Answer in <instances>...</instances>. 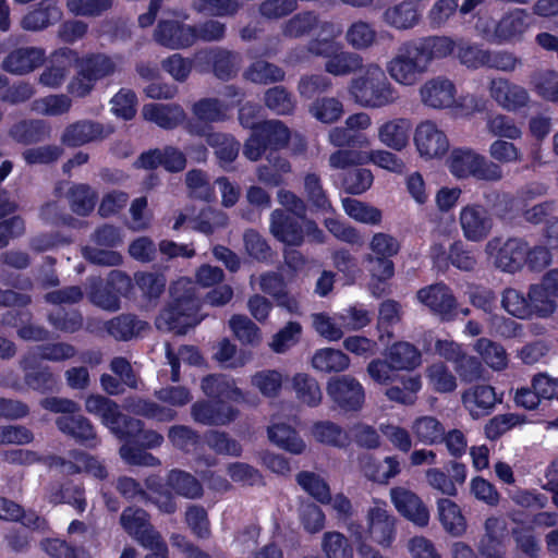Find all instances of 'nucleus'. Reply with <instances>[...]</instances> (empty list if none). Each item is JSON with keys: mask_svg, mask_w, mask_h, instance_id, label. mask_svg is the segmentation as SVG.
Returning <instances> with one entry per match:
<instances>
[{"mask_svg": "<svg viewBox=\"0 0 558 558\" xmlns=\"http://www.w3.org/2000/svg\"><path fill=\"white\" fill-rule=\"evenodd\" d=\"M527 241L522 238H508L496 254V266L502 271L514 274L525 267Z\"/></svg>", "mask_w": 558, "mask_h": 558, "instance_id": "obj_29", "label": "nucleus"}, {"mask_svg": "<svg viewBox=\"0 0 558 558\" xmlns=\"http://www.w3.org/2000/svg\"><path fill=\"white\" fill-rule=\"evenodd\" d=\"M371 254L364 256L366 269L377 283H372V291L379 296L377 292L379 283H385L395 276V263L392 257L399 254L400 242L391 234L377 232L369 242Z\"/></svg>", "mask_w": 558, "mask_h": 558, "instance_id": "obj_8", "label": "nucleus"}, {"mask_svg": "<svg viewBox=\"0 0 558 558\" xmlns=\"http://www.w3.org/2000/svg\"><path fill=\"white\" fill-rule=\"evenodd\" d=\"M147 326L146 322L137 319L132 314H121L106 322L105 329L112 338L128 341L141 333Z\"/></svg>", "mask_w": 558, "mask_h": 558, "instance_id": "obj_43", "label": "nucleus"}, {"mask_svg": "<svg viewBox=\"0 0 558 558\" xmlns=\"http://www.w3.org/2000/svg\"><path fill=\"white\" fill-rule=\"evenodd\" d=\"M296 398L304 404L315 408L322 402V390L317 380L304 373H298L292 379Z\"/></svg>", "mask_w": 558, "mask_h": 558, "instance_id": "obj_54", "label": "nucleus"}, {"mask_svg": "<svg viewBox=\"0 0 558 558\" xmlns=\"http://www.w3.org/2000/svg\"><path fill=\"white\" fill-rule=\"evenodd\" d=\"M349 93L356 104L367 108H381L397 98L395 88L377 64L367 65L360 75L353 77Z\"/></svg>", "mask_w": 558, "mask_h": 558, "instance_id": "obj_6", "label": "nucleus"}, {"mask_svg": "<svg viewBox=\"0 0 558 558\" xmlns=\"http://www.w3.org/2000/svg\"><path fill=\"white\" fill-rule=\"evenodd\" d=\"M384 21L389 26L405 31L415 27L421 14L417 4L412 0H404L395 5L388 7L383 14Z\"/></svg>", "mask_w": 558, "mask_h": 558, "instance_id": "obj_34", "label": "nucleus"}, {"mask_svg": "<svg viewBox=\"0 0 558 558\" xmlns=\"http://www.w3.org/2000/svg\"><path fill=\"white\" fill-rule=\"evenodd\" d=\"M137 169L156 170L161 167L167 172L178 173L186 167V156L178 147L166 145L162 148H151L140 154L134 161Z\"/></svg>", "mask_w": 558, "mask_h": 558, "instance_id": "obj_13", "label": "nucleus"}, {"mask_svg": "<svg viewBox=\"0 0 558 558\" xmlns=\"http://www.w3.org/2000/svg\"><path fill=\"white\" fill-rule=\"evenodd\" d=\"M240 414L236 407L207 398L191 407V415L196 423L206 426H223L235 421Z\"/></svg>", "mask_w": 558, "mask_h": 558, "instance_id": "obj_15", "label": "nucleus"}, {"mask_svg": "<svg viewBox=\"0 0 558 558\" xmlns=\"http://www.w3.org/2000/svg\"><path fill=\"white\" fill-rule=\"evenodd\" d=\"M445 426L435 416L417 417L412 424V433L417 441L427 445H439L444 440Z\"/></svg>", "mask_w": 558, "mask_h": 558, "instance_id": "obj_49", "label": "nucleus"}, {"mask_svg": "<svg viewBox=\"0 0 558 558\" xmlns=\"http://www.w3.org/2000/svg\"><path fill=\"white\" fill-rule=\"evenodd\" d=\"M414 143L425 159L441 158L449 150L447 135L433 121H424L416 126Z\"/></svg>", "mask_w": 558, "mask_h": 558, "instance_id": "obj_16", "label": "nucleus"}, {"mask_svg": "<svg viewBox=\"0 0 558 558\" xmlns=\"http://www.w3.org/2000/svg\"><path fill=\"white\" fill-rule=\"evenodd\" d=\"M160 46L170 49H184L196 43L195 27L175 20H161L154 32Z\"/></svg>", "mask_w": 558, "mask_h": 558, "instance_id": "obj_17", "label": "nucleus"}, {"mask_svg": "<svg viewBox=\"0 0 558 558\" xmlns=\"http://www.w3.org/2000/svg\"><path fill=\"white\" fill-rule=\"evenodd\" d=\"M61 17V11L52 0H41L37 8L22 19L21 26L25 31H41L56 23Z\"/></svg>", "mask_w": 558, "mask_h": 558, "instance_id": "obj_38", "label": "nucleus"}, {"mask_svg": "<svg viewBox=\"0 0 558 558\" xmlns=\"http://www.w3.org/2000/svg\"><path fill=\"white\" fill-rule=\"evenodd\" d=\"M533 15L524 9H515L501 17L495 27L499 41H510L520 37L533 23Z\"/></svg>", "mask_w": 558, "mask_h": 558, "instance_id": "obj_31", "label": "nucleus"}, {"mask_svg": "<svg viewBox=\"0 0 558 558\" xmlns=\"http://www.w3.org/2000/svg\"><path fill=\"white\" fill-rule=\"evenodd\" d=\"M417 300L442 322H452L461 313L470 314L469 308H459L452 290L444 282L433 283L421 288L416 292Z\"/></svg>", "mask_w": 558, "mask_h": 558, "instance_id": "obj_12", "label": "nucleus"}, {"mask_svg": "<svg viewBox=\"0 0 558 558\" xmlns=\"http://www.w3.org/2000/svg\"><path fill=\"white\" fill-rule=\"evenodd\" d=\"M66 198L74 214L87 217L95 209L98 195L88 184L75 183L69 189Z\"/></svg>", "mask_w": 558, "mask_h": 558, "instance_id": "obj_46", "label": "nucleus"}, {"mask_svg": "<svg viewBox=\"0 0 558 558\" xmlns=\"http://www.w3.org/2000/svg\"><path fill=\"white\" fill-rule=\"evenodd\" d=\"M227 106L220 99L206 97L193 104L192 112L199 121L214 123L227 119Z\"/></svg>", "mask_w": 558, "mask_h": 558, "instance_id": "obj_59", "label": "nucleus"}, {"mask_svg": "<svg viewBox=\"0 0 558 558\" xmlns=\"http://www.w3.org/2000/svg\"><path fill=\"white\" fill-rule=\"evenodd\" d=\"M40 548L51 558H86V551L83 547L57 537L43 538Z\"/></svg>", "mask_w": 558, "mask_h": 558, "instance_id": "obj_64", "label": "nucleus"}, {"mask_svg": "<svg viewBox=\"0 0 558 558\" xmlns=\"http://www.w3.org/2000/svg\"><path fill=\"white\" fill-rule=\"evenodd\" d=\"M490 96L508 111H517L526 107L530 101L527 90L505 78H495L490 82Z\"/></svg>", "mask_w": 558, "mask_h": 558, "instance_id": "obj_25", "label": "nucleus"}, {"mask_svg": "<svg viewBox=\"0 0 558 558\" xmlns=\"http://www.w3.org/2000/svg\"><path fill=\"white\" fill-rule=\"evenodd\" d=\"M39 405L46 411L60 414L54 424L68 438L89 449L99 445L96 427L89 418L78 413L81 407L77 402L68 398L46 397L40 400Z\"/></svg>", "mask_w": 558, "mask_h": 558, "instance_id": "obj_3", "label": "nucleus"}, {"mask_svg": "<svg viewBox=\"0 0 558 558\" xmlns=\"http://www.w3.org/2000/svg\"><path fill=\"white\" fill-rule=\"evenodd\" d=\"M120 523L123 530L143 547L156 544L160 537V534L153 529L148 513L142 508L126 507L121 513Z\"/></svg>", "mask_w": 558, "mask_h": 558, "instance_id": "obj_19", "label": "nucleus"}, {"mask_svg": "<svg viewBox=\"0 0 558 558\" xmlns=\"http://www.w3.org/2000/svg\"><path fill=\"white\" fill-rule=\"evenodd\" d=\"M172 301L161 312L169 330L184 335L190 328L198 324L197 314L201 308L199 298L195 282L182 277L170 286Z\"/></svg>", "mask_w": 558, "mask_h": 558, "instance_id": "obj_5", "label": "nucleus"}, {"mask_svg": "<svg viewBox=\"0 0 558 558\" xmlns=\"http://www.w3.org/2000/svg\"><path fill=\"white\" fill-rule=\"evenodd\" d=\"M350 359L341 350L324 348L315 352L312 365L315 369L325 373H339L348 368Z\"/></svg>", "mask_w": 558, "mask_h": 558, "instance_id": "obj_51", "label": "nucleus"}, {"mask_svg": "<svg viewBox=\"0 0 558 558\" xmlns=\"http://www.w3.org/2000/svg\"><path fill=\"white\" fill-rule=\"evenodd\" d=\"M308 112L319 122L330 124L343 114L342 102L335 97H317L310 105Z\"/></svg>", "mask_w": 558, "mask_h": 558, "instance_id": "obj_56", "label": "nucleus"}, {"mask_svg": "<svg viewBox=\"0 0 558 558\" xmlns=\"http://www.w3.org/2000/svg\"><path fill=\"white\" fill-rule=\"evenodd\" d=\"M363 68V58L354 52L337 51L325 63L327 73L340 76L351 74Z\"/></svg>", "mask_w": 558, "mask_h": 558, "instance_id": "obj_57", "label": "nucleus"}, {"mask_svg": "<svg viewBox=\"0 0 558 558\" xmlns=\"http://www.w3.org/2000/svg\"><path fill=\"white\" fill-rule=\"evenodd\" d=\"M267 434L272 444L288 452L300 454L305 449V442L296 429L286 423L272 424Z\"/></svg>", "mask_w": 558, "mask_h": 558, "instance_id": "obj_44", "label": "nucleus"}, {"mask_svg": "<svg viewBox=\"0 0 558 558\" xmlns=\"http://www.w3.org/2000/svg\"><path fill=\"white\" fill-rule=\"evenodd\" d=\"M391 501L397 511L417 526H426L429 522V511L423 500L414 492L396 486L390 490Z\"/></svg>", "mask_w": 558, "mask_h": 558, "instance_id": "obj_18", "label": "nucleus"}, {"mask_svg": "<svg viewBox=\"0 0 558 558\" xmlns=\"http://www.w3.org/2000/svg\"><path fill=\"white\" fill-rule=\"evenodd\" d=\"M501 398L489 385H475L462 393V403L473 418L489 415Z\"/></svg>", "mask_w": 558, "mask_h": 558, "instance_id": "obj_23", "label": "nucleus"}, {"mask_svg": "<svg viewBox=\"0 0 558 558\" xmlns=\"http://www.w3.org/2000/svg\"><path fill=\"white\" fill-rule=\"evenodd\" d=\"M341 34V29L332 22L323 21L319 25L317 36L307 44L310 53L327 58L341 49L336 38Z\"/></svg>", "mask_w": 558, "mask_h": 558, "instance_id": "obj_36", "label": "nucleus"}, {"mask_svg": "<svg viewBox=\"0 0 558 558\" xmlns=\"http://www.w3.org/2000/svg\"><path fill=\"white\" fill-rule=\"evenodd\" d=\"M422 101L432 108H450L456 102V86L447 77L437 76L421 87Z\"/></svg>", "mask_w": 558, "mask_h": 558, "instance_id": "obj_28", "label": "nucleus"}, {"mask_svg": "<svg viewBox=\"0 0 558 558\" xmlns=\"http://www.w3.org/2000/svg\"><path fill=\"white\" fill-rule=\"evenodd\" d=\"M9 136L22 145H35L50 136V128L44 120L24 119L9 129Z\"/></svg>", "mask_w": 558, "mask_h": 558, "instance_id": "obj_32", "label": "nucleus"}, {"mask_svg": "<svg viewBox=\"0 0 558 558\" xmlns=\"http://www.w3.org/2000/svg\"><path fill=\"white\" fill-rule=\"evenodd\" d=\"M267 162L257 169L258 180L267 186L277 187L283 183V175L291 171L289 160L280 154L269 153Z\"/></svg>", "mask_w": 558, "mask_h": 558, "instance_id": "obj_41", "label": "nucleus"}, {"mask_svg": "<svg viewBox=\"0 0 558 558\" xmlns=\"http://www.w3.org/2000/svg\"><path fill=\"white\" fill-rule=\"evenodd\" d=\"M449 170L457 179L474 178L478 181L496 182L502 178V169L498 163L470 148H454L451 151Z\"/></svg>", "mask_w": 558, "mask_h": 558, "instance_id": "obj_9", "label": "nucleus"}, {"mask_svg": "<svg viewBox=\"0 0 558 558\" xmlns=\"http://www.w3.org/2000/svg\"><path fill=\"white\" fill-rule=\"evenodd\" d=\"M49 502L53 505L68 504L82 513L87 507L84 486L73 481H66L58 486H52L49 494Z\"/></svg>", "mask_w": 558, "mask_h": 558, "instance_id": "obj_39", "label": "nucleus"}, {"mask_svg": "<svg viewBox=\"0 0 558 558\" xmlns=\"http://www.w3.org/2000/svg\"><path fill=\"white\" fill-rule=\"evenodd\" d=\"M45 50L37 47H20L10 51L2 62L4 71L11 74H27L45 62Z\"/></svg>", "mask_w": 558, "mask_h": 558, "instance_id": "obj_24", "label": "nucleus"}, {"mask_svg": "<svg viewBox=\"0 0 558 558\" xmlns=\"http://www.w3.org/2000/svg\"><path fill=\"white\" fill-rule=\"evenodd\" d=\"M130 408L135 415L156 420L158 422H171L177 416V412L174 410L144 398L133 400Z\"/></svg>", "mask_w": 558, "mask_h": 558, "instance_id": "obj_61", "label": "nucleus"}, {"mask_svg": "<svg viewBox=\"0 0 558 558\" xmlns=\"http://www.w3.org/2000/svg\"><path fill=\"white\" fill-rule=\"evenodd\" d=\"M447 474L438 468H430L426 471V481L428 485L442 495L449 497H456L458 495V485L464 484L466 480V466L465 464L457 461L449 463Z\"/></svg>", "mask_w": 558, "mask_h": 558, "instance_id": "obj_22", "label": "nucleus"}, {"mask_svg": "<svg viewBox=\"0 0 558 558\" xmlns=\"http://www.w3.org/2000/svg\"><path fill=\"white\" fill-rule=\"evenodd\" d=\"M204 60L218 80L228 82L238 75L242 58L236 51L216 47L204 52Z\"/></svg>", "mask_w": 558, "mask_h": 558, "instance_id": "obj_27", "label": "nucleus"}, {"mask_svg": "<svg viewBox=\"0 0 558 558\" xmlns=\"http://www.w3.org/2000/svg\"><path fill=\"white\" fill-rule=\"evenodd\" d=\"M326 391L332 401V408L341 413H355L362 410L365 402V390L362 384L349 375L331 377Z\"/></svg>", "mask_w": 558, "mask_h": 558, "instance_id": "obj_11", "label": "nucleus"}, {"mask_svg": "<svg viewBox=\"0 0 558 558\" xmlns=\"http://www.w3.org/2000/svg\"><path fill=\"white\" fill-rule=\"evenodd\" d=\"M167 485L179 496L198 499L203 496L202 483L191 473L173 469L167 475Z\"/></svg>", "mask_w": 558, "mask_h": 558, "instance_id": "obj_45", "label": "nucleus"}, {"mask_svg": "<svg viewBox=\"0 0 558 558\" xmlns=\"http://www.w3.org/2000/svg\"><path fill=\"white\" fill-rule=\"evenodd\" d=\"M438 518L447 533L461 536L466 531V520L460 507L448 498H440L437 502Z\"/></svg>", "mask_w": 558, "mask_h": 558, "instance_id": "obj_40", "label": "nucleus"}, {"mask_svg": "<svg viewBox=\"0 0 558 558\" xmlns=\"http://www.w3.org/2000/svg\"><path fill=\"white\" fill-rule=\"evenodd\" d=\"M373 181L374 177L371 170L355 166L343 172L341 183L345 193L360 195L372 186Z\"/></svg>", "mask_w": 558, "mask_h": 558, "instance_id": "obj_62", "label": "nucleus"}, {"mask_svg": "<svg viewBox=\"0 0 558 558\" xmlns=\"http://www.w3.org/2000/svg\"><path fill=\"white\" fill-rule=\"evenodd\" d=\"M85 410L90 414L99 416L102 424L107 426L112 434L117 433L126 416V414L120 411L116 401L101 395H89L85 399Z\"/></svg>", "mask_w": 558, "mask_h": 558, "instance_id": "obj_30", "label": "nucleus"}, {"mask_svg": "<svg viewBox=\"0 0 558 558\" xmlns=\"http://www.w3.org/2000/svg\"><path fill=\"white\" fill-rule=\"evenodd\" d=\"M362 471L369 481L387 484L401 472V468L395 456L386 457L383 462L369 456L362 461Z\"/></svg>", "mask_w": 558, "mask_h": 558, "instance_id": "obj_37", "label": "nucleus"}, {"mask_svg": "<svg viewBox=\"0 0 558 558\" xmlns=\"http://www.w3.org/2000/svg\"><path fill=\"white\" fill-rule=\"evenodd\" d=\"M348 532L357 546V554L371 553V544L381 548H390L397 538V518L386 509V505L369 507L366 513V525L348 522Z\"/></svg>", "mask_w": 558, "mask_h": 558, "instance_id": "obj_4", "label": "nucleus"}, {"mask_svg": "<svg viewBox=\"0 0 558 558\" xmlns=\"http://www.w3.org/2000/svg\"><path fill=\"white\" fill-rule=\"evenodd\" d=\"M243 77L255 84L269 85L282 82L286 77V72L275 63L256 60L245 69Z\"/></svg>", "mask_w": 558, "mask_h": 558, "instance_id": "obj_47", "label": "nucleus"}, {"mask_svg": "<svg viewBox=\"0 0 558 558\" xmlns=\"http://www.w3.org/2000/svg\"><path fill=\"white\" fill-rule=\"evenodd\" d=\"M258 130L269 148V153L279 154L278 150L286 147L289 143L290 130L281 121H264L258 126Z\"/></svg>", "mask_w": 558, "mask_h": 558, "instance_id": "obj_58", "label": "nucleus"}, {"mask_svg": "<svg viewBox=\"0 0 558 558\" xmlns=\"http://www.w3.org/2000/svg\"><path fill=\"white\" fill-rule=\"evenodd\" d=\"M108 135L104 125L92 120H80L69 124L62 135L61 142L66 147H80L85 144L104 140Z\"/></svg>", "mask_w": 558, "mask_h": 558, "instance_id": "obj_26", "label": "nucleus"}, {"mask_svg": "<svg viewBox=\"0 0 558 558\" xmlns=\"http://www.w3.org/2000/svg\"><path fill=\"white\" fill-rule=\"evenodd\" d=\"M460 225L466 240L481 242L492 231L493 219L485 207L478 204H470L460 211Z\"/></svg>", "mask_w": 558, "mask_h": 558, "instance_id": "obj_20", "label": "nucleus"}, {"mask_svg": "<svg viewBox=\"0 0 558 558\" xmlns=\"http://www.w3.org/2000/svg\"><path fill=\"white\" fill-rule=\"evenodd\" d=\"M142 112L147 121L154 122L165 130L175 129L185 118L182 107L175 104H147L143 107Z\"/></svg>", "mask_w": 558, "mask_h": 558, "instance_id": "obj_33", "label": "nucleus"}, {"mask_svg": "<svg viewBox=\"0 0 558 558\" xmlns=\"http://www.w3.org/2000/svg\"><path fill=\"white\" fill-rule=\"evenodd\" d=\"M76 75L70 81L68 92L76 98H85L94 89L96 83L111 76L117 71L112 58L102 52H89L75 60Z\"/></svg>", "mask_w": 558, "mask_h": 558, "instance_id": "obj_7", "label": "nucleus"}, {"mask_svg": "<svg viewBox=\"0 0 558 558\" xmlns=\"http://www.w3.org/2000/svg\"><path fill=\"white\" fill-rule=\"evenodd\" d=\"M304 189L307 201L316 211H332L327 192L324 190L322 179L317 173H307L304 178Z\"/></svg>", "mask_w": 558, "mask_h": 558, "instance_id": "obj_60", "label": "nucleus"}, {"mask_svg": "<svg viewBox=\"0 0 558 558\" xmlns=\"http://www.w3.org/2000/svg\"><path fill=\"white\" fill-rule=\"evenodd\" d=\"M342 207L344 213L357 222L378 226L383 220V213L379 208L355 198H343Z\"/></svg>", "mask_w": 558, "mask_h": 558, "instance_id": "obj_53", "label": "nucleus"}, {"mask_svg": "<svg viewBox=\"0 0 558 558\" xmlns=\"http://www.w3.org/2000/svg\"><path fill=\"white\" fill-rule=\"evenodd\" d=\"M421 362L422 354L414 344L398 341L387 349L384 360L375 359L369 362L367 373L380 385H390L398 380L400 385L387 388V398L401 404H413L422 387L421 378L412 375L399 376L398 372H411L420 366Z\"/></svg>", "mask_w": 558, "mask_h": 558, "instance_id": "obj_1", "label": "nucleus"}, {"mask_svg": "<svg viewBox=\"0 0 558 558\" xmlns=\"http://www.w3.org/2000/svg\"><path fill=\"white\" fill-rule=\"evenodd\" d=\"M296 482L310 496L323 505L331 501L330 487L318 474L311 471H301L296 475Z\"/></svg>", "mask_w": 558, "mask_h": 558, "instance_id": "obj_55", "label": "nucleus"}, {"mask_svg": "<svg viewBox=\"0 0 558 558\" xmlns=\"http://www.w3.org/2000/svg\"><path fill=\"white\" fill-rule=\"evenodd\" d=\"M123 444L138 446L140 448L154 449L163 442V436L154 430L145 429L143 421L126 415L119 429L114 434Z\"/></svg>", "mask_w": 558, "mask_h": 558, "instance_id": "obj_21", "label": "nucleus"}, {"mask_svg": "<svg viewBox=\"0 0 558 558\" xmlns=\"http://www.w3.org/2000/svg\"><path fill=\"white\" fill-rule=\"evenodd\" d=\"M201 388L205 396L218 402L238 405L247 402V393L236 386L227 374H208L203 377Z\"/></svg>", "mask_w": 558, "mask_h": 558, "instance_id": "obj_14", "label": "nucleus"}, {"mask_svg": "<svg viewBox=\"0 0 558 558\" xmlns=\"http://www.w3.org/2000/svg\"><path fill=\"white\" fill-rule=\"evenodd\" d=\"M410 124L405 119H397L384 123L379 129V138L388 147L401 150L409 141Z\"/></svg>", "mask_w": 558, "mask_h": 558, "instance_id": "obj_52", "label": "nucleus"}, {"mask_svg": "<svg viewBox=\"0 0 558 558\" xmlns=\"http://www.w3.org/2000/svg\"><path fill=\"white\" fill-rule=\"evenodd\" d=\"M322 22L318 15L312 11L295 14L283 27V35L290 38H299L308 35L314 29H319Z\"/></svg>", "mask_w": 558, "mask_h": 558, "instance_id": "obj_63", "label": "nucleus"}, {"mask_svg": "<svg viewBox=\"0 0 558 558\" xmlns=\"http://www.w3.org/2000/svg\"><path fill=\"white\" fill-rule=\"evenodd\" d=\"M25 385L41 395H48L59 391V378L49 366L34 365L25 369Z\"/></svg>", "mask_w": 558, "mask_h": 558, "instance_id": "obj_42", "label": "nucleus"}, {"mask_svg": "<svg viewBox=\"0 0 558 558\" xmlns=\"http://www.w3.org/2000/svg\"><path fill=\"white\" fill-rule=\"evenodd\" d=\"M312 434L316 441L335 448H344L350 442L348 433L331 421L315 422L312 426Z\"/></svg>", "mask_w": 558, "mask_h": 558, "instance_id": "obj_50", "label": "nucleus"}, {"mask_svg": "<svg viewBox=\"0 0 558 558\" xmlns=\"http://www.w3.org/2000/svg\"><path fill=\"white\" fill-rule=\"evenodd\" d=\"M206 142L214 148L221 167L232 163L239 155L240 143L230 134L213 132L207 135Z\"/></svg>", "mask_w": 558, "mask_h": 558, "instance_id": "obj_48", "label": "nucleus"}, {"mask_svg": "<svg viewBox=\"0 0 558 558\" xmlns=\"http://www.w3.org/2000/svg\"><path fill=\"white\" fill-rule=\"evenodd\" d=\"M269 230L278 242L287 246H301L305 231L322 234L317 225L313 220H307L306 216L282 209H275L270 214Z\"/></svg>", "mask_w": 558, "mask_h": 558, "instance_id": "obj_10", "label": "nucleus"}, {"mask_svg": "<svg viewBox=\"0 0 558 558\" xmlns=\"http://www.w3.org/2000/svg\"><path fill=\"white\" fill-rule=\"evenodd\" d=\"M456 41L448 36H426L402 43L397 54L388 62L387 71L398 83L412 86L436 59L453 53Z\"/></svg>", "mask_w": 558, "mask_h": 558, "instance_id": "obj_2", "label": "nucleus"}, {"mask_svg": "<svg viewBox=\"0 0 558 558\" xmlns=\"http://www.w3.org/2000/svg\"><path fill=\"white\" fill-rule=\"evenodd\" d=\"M492 214L502 222L512 223L520 215L519 201L511 193L492 191L484 194Z\"/></svg>", "mask_w": 558, "mask_h": 558, "instance_id": "obj_35", "label": "nucleus"}]
</instances>
